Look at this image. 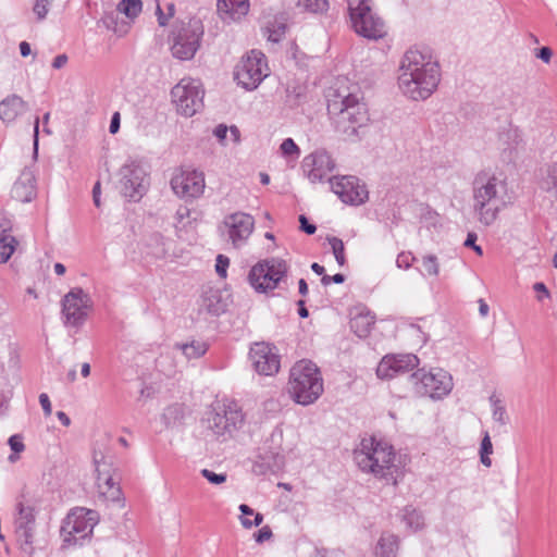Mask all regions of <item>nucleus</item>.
I'll return each mask as SVG.
<instances>
[{
  "label": "nucleus",
  "mask_w": 557,
  "mask_h": 557,
  "mask_svg": "<svg viewBox=\"0 0 557 557\" xmlns=\"http://www.w3.org/2000/svg\"><path fill=\"white\" fill-rule=\"evenodd\" d=\"M499 145L504 150H513L522 141L521 132L517 127L508 126L498 135Z\"/></svg>",
  "instance_id": "473e14b6"
},
{
  "label": "nucleus",
  "mask_w": 557,
  "mask_h": 557,
  "mask_svg": "<svg viewBox=\"0 0 557 557\" xmlns=\"http://www.w3.org/2000/svg\"><path fill=\"white\" fill-rule=\"evenodd\" d=\"M8 228L0 230V262L5 263L15 250L16 239L8 232Z\"/></svg>",
  "instance_id": "f704fd0d"
},
{
  "label": "nucleus",
  "mask_w": 557,
  "mask_h": 557,
  "mask_svg": "<svg viewBox=\"0 0 557 557\" xmlns=\"http://www.w3.org/2000/svg\"><path fill=\"white\" fill-rule=\"evenodd\" d=\"M403 520L412 531H418L424 525V518L422 513L414 508H405Z\"/></svg>",
  "instance_id": "4c0bfd02"
},
{
  "label": "nucleus",
  "mask_w": 557,
  "mask_h": 557,
  "mask_svg": "<svg viewBox=\"0 0 557 557\" xmlns=\"http://www.w3.org/2000/svg\"><path fill=\"white\" fill-rule=\"evenodd\" d=\"M120 122H121V115L119 112H114L112 117H111V122H110V127H109V131L111 134H115L119 132L120 129Z\"/></svg>",
  "instance_id": "13d9d810"
},
{
  "label": "nucleus",
  "mask_w": 557,
  "mask_h": 557,
  "mask_svg": "<svg viewBox=\"0 0 557 557\" xmlns=\"http://www.w3.org/2000/svg\"><path fill=\"white\" fill-rule=\"evenodd\" d=\"M201 308L207 312L219 315L226 309V302L222 299L220 289L210 288L201 296Z\"/></svg>",
  "instance_id": "c85d7f7f"
},
{
  "label": "nucleus",
  "mask_w": 557,
  "mask_h": 557,
  "mask_svg": "<svg viewBox=\"0 0 557 557\" xmlns=\"http://www.w3.org/2000/svg\"><path fill=\"white\" fill-rule=\"evenodd\" d=\"M411 260L412 258L410 257V255L401 252L398 255L396 259V264L398 268L409 269L411 265Z\"/></svg>",
  "instance_id": "6e6d98bb"
},
{
  "label": "nucleus",
  "mask_w": 557,
  "mask_h": 557,
  "mask_svg": "<svg viewBox=\"0 0 557 557\" xmlns=\"http://www.w3.org/2000/svg\"><path fill=\"white\" fill-rule=\"evenodd\" d=\"M476 234L475 233H469L468 236H467V239L465 242V246L466 247H471L473 248V250L479 255V256H482L483 255V250L480 246L475 245V242H476Z\"/></svg>",
  "instance_id": "603ef678"
},
{
  "label": "nucleus",
  "mask_w": 557,
  "mask_h": 557,
  "mask_svg": "<svg viewBox=\"0 0 557 557\" xmlns=\"http://www.w3.org/2000/svg\"><path fill=\"white\" fill-rule=\"evenodd\" d=\"M57 418L64 426H69L71 424V419L64 411H58Z\"/></svg>",
  "instance_id": "774afa93"
},
{
  "label": "nucleus",
  "mask_w": 557,
  "mask_h": 557,
  "mask_svg": "<svg viewBox=\"0 0 557 557\" xmlns=\"http://www.w3.org/2000/svg\"><path fill=\"white\" fill-rule=\"evenodd\" d=\"M207 422L208 428L218 437L231 436L244 424V413L235 401L223 403L209 412Z\"/></svg>",
  "instance_id": "f8f14e48"
},
{
  "label": "nucleus",
  "mask_w": 557,
  "mask_h": 557,
  "mask_svg": "<svg viewBox=\"0 0 557 557\" xmlns=\"http://www.w3.org/2000/svg\"><path fill=\"white\" fill-rule=\"evenodd\" d=\"M540 188L545 191H554L557 195V165L547 169L546 175L540 181Z\"/></svg>",
  "instance_id": "a19ab883"
},
{
  "label": "nucleus",
  "mask_w": 557,
  "mask_h": 557,
  "mask_svg": "<svg viewBox=\"0 0 557 557\" xmlns=\"http://www.w3.org/2000/svg\"><path fill=\"white\" fill-rule=\"evenodd\" d=\"M490 403L493 407L494 421L500 425H506L508 423V416L502 400L497 398L495 395H492L490 397Z\"/></svg>",
  "instance_id": "79ce46f5"
},
{
  "label": "nucleus",
  "mask_w": 557,
  "mask_h": 557,
  "mask_svg": "<svg viewBox=\"0 0 557 557\" xmlns=\"http://www.w3.org/2000/svg\"><path fill=\"white\" fill-rule=\"evenodd\" d=\"M398 552V539L396 535L384 532L381 534L376 546H375V556L376 557H397Z\"/></svg>",
  "instance_id": "7c9ffc66"
},
{
  "label": "nucleus",
  "mask_w": 557,
  "mask_h": 557,
  "mask_svg": "<svg viewBox=\"0 0 557 557\" xmlns=\"http://www.w3.org/2000/svg\"><path fill=\"white\" fill-rule=\"evenodd\" d=\"M144 249L145 253L153 259H162L168 253L165 238L159 233H153L145 239Z\"/></svg>",
  "instance_id": "c756f323"
},
{
  "label": "nucleus",
  "mask_w": 557,
  "mask_h": 557,
  "mask_svg": "<svg viewBox=\"0 0 557 557\" xmlns=\"http://www.w3.org/2000/svg\"><path fill=\"white\" fill-rule=\"evenodd\" d=\"M120 189L129 200H139L149 185L148 174L143 164L129 161L120 169Z\"/></svg>",
  "instance_id": "4468645a"
},
{
  "label": "nucleus",
  "mask_w": 557,
  "mask_h": 557,
  "mask_svg": "<svg viewBox=\"0 0 557 557\" xmlns=\"http://www.w3.org/2000/svg\"><path fill=\"white\" fill-rule=\"evenodd\" d=\"M337 263L343 267L346 263L344 243L338 237L327 238Z\"/></svg>",
  "instance_id": "c03bdc74"
},
{
  "label": "nucleus",
  "mask_w": 557,
  "mask_h": 557,
  "mask_svg": "<svg viewBox=\"0 0 557 557\" xmlns=\"http://www.w3.org/2000/svg\"><path fill=\"white\" fill-rule=\"evenodd\" d=\"M441 69L429 50L410 48L401 58L398 87L411 100L428 99L437 88Z\"/></svg>",
  "instance_id": "f257e3e1"
},
{
  "label": "nucleus",
  "mask_w": 557,
  "mask_h": 557,
  "mask_svg": "<svg viewBox=\"0 0 557 557\" xmlns=\"http://www.w3.org/2000/svg\"><path fill=\"white\" fill-rule=\"evenodd\" d=\"M323 379L319 368L310 360L296 362L289 372L288 392L302 406L313 404L323 393Z\"/></svg>",
  "instance_id": "39448f33"
},
{
  "label": "nucleus",
  "mask_w": 557,
  "mask_h": 557,
  "mask_svg": "<svg viewBox=\"0 0 557 557\" xmlns=\"http://www.w3.org/2000/svg\"><path fill=\"white\" fill-rule=\"evenodd\" d=\"M36 504L33 499L22 497L16 502L14 528L20 539L32 544L36 530Z\"/></svg>",
  "instance_id": "f3484780"
},
{
  "label": "nucleus",
  "mask_w": 557,
  "mask_h": 557,
  "mask_svg": "<svg viewBox=\"0 0 557 557\" xmlns=\"http://www.w3.org/2000/svg\"><path fill=\"white\" fill-rule=\"evenodd\" d=\"M249 0H218V12L224 21H238L249 11Z\"/></svg>",
  "instance_id": "393cba45"
},
{
  "label": "nucleus",
  "mask_w": 557,
  "mask_h": 557,
  "mask_svg": "<svg viewBox=\"0 0 557 557\" xmlns=\"http://www.w3.org/2000/svg\"><path fill=\"white\" fill-rule=\"evenodd\" d=\"M39 403L42 407V410L45 412L46 416H50L51 412H52V407H51V403H50V399L48 397L47 394L42 393L39 395Z\"/></svg>",
  "instance_id": "4d7b16f0"
},
{
  "label": "nucleus",
  "mask_w": 557,
  "mask_h": 557,
  "mask_svg": "<svg viewBox=\"0 0 557 557\" xmlns=\"http://www.w3.org/2000/svg\"><path fill=\"white\" fill-rule=\"evenodd\" d=\"M228 127L224 124H219L214 131V136L219 139L221 144H224L226 136H227Z\"/></svg>",
  "instance_id": "5fc2aeb1"
},
{
  "label": "nucleus",
  "mask_w": 557,
  "mask_h": 557,
  "mask_svg": "<svg viewBox=\"0 0 557 557\" xmlns=\"http://www.w3.org/2000/svg\"><path fill=\"white\" fill-rule=\"evenodd\" d=\"M255 370L261 375H273L280 370V355L275 346L256 343L249 352Z\"/></svg>",
  "instance_id": "aec40b11"
},
{
  "label": "nucleus",
  "mask_w": 557,
  "mask_h": 557,
  "mask_svg": "<svg viewBox=\"0 0 557 557\" xmlns=\"http://www.w3.org/2000/svg\"><path fill=\"white\" fill-rule=\"evenodd\" d=\"M203 32V25L199 18H189L187 22L176 21L169 36L173 58L182 61L191 60L200 47Z\"/></svg>",
  "instance_id": "423d86ee"
},
{
  "label": "nucleus",
  "mask_w": 557,
  "mask_h": 557,
  "mask_svg": "<svg viewBox=\"0 0 557 557\" xmlns=\"http://www.w3.org/2000/svg\"><path fill=\"white\" fill-rule=\"evenodd\" d=\"M419 366V358L412 354L385 356L376 368V375L382 380H389L405 374Z\"/></svg>",
  "instance_id": "412c9836"
},
{
  "label": "nucleus",
  "mask_w": 557,
  "mask_h": 557,
  "mask_svg": "<svg viewBox=\"0 0 557 557\" xmlns=\"http://www.w3.org/2000/svg\"><path fill=\"white\" fill-rule=\"evenodd\" d=\"M28 110V104L20 96L13 94L0 101V120L3 123H13L20 115Z\"/></svg>",
  "instance_id": "b1692460"
},
{
  "label": "nucleus",
  "mask_w": 557,
  "mask_h": 557,
  "mask_svg": "<svg viewBox=\"0 0 557 557\" xmlns=\"http://www.w3.org/2000/svg\"><path fill=\"white\" fill-rule=\"evenodd\" d=\"M471 190L473 212L484 226L492 225L513 201L506 177L491 169L481 170L474 175Z\"/></svg>",
  "instance_id": "7ed1b4c3"
},
{
  "label": "nucleus",
  "mask_w": 557,
  "mask_h": 557,
  "mask_svg": "<svg viewBox=\"0 0 557 557\" xmlns=\"http://www.w3.org/2000/svg\"><path fill=\"white\" fill-rule=\"evenodd\" d=\"M62 307L65 324L77 327L87 317L89 297L82 288H74L64 296Z\"/></svg>",
  "instance_id": "6ab92c4d"
},
{
  "label": "nucleus",
  "mask_w": 557,
  "mask_h": 557,
  "mask_svg": "<svg viewBox=\"0 0 557 557\" xmlns=\"http://www.w3.org/2000/svg\"><path fill=\"white\" fill-rule=\"evenodd\" d=\"M268 75L265 55L258 50H251L242 58L234 71V79L246 90L256 89Z\"/></svg>",
  "instance_id": "9b49d317"
},
{
  "label": "nucleus",
  "mask_w": 557,
  "mask_h": 557,
  "mask_svg": "<svg viewBox=\"0 0 557 557\" xmlns=\"http://www.w3.org/2000/svg\"><path fill=\"white\" fill-rule=\"evenodd\" d=\"M286 33V24L284 22L274 21L269 23L264 29V34L269 41L277 44L282 40Z\"/></svg>",
  "instance_id": "ea45409f"
},
{
  "label": "nucleus",
  "mask_w": 557,
  "mask_h": 557,
  "mask_svg": "<svg viewBox=\"0 0 557 557\" xmlns=\"http://www.w3.org/2000/svg\"><path fill=\"white\" fill-rule=\"evenodd\" d=\"M201 475L206 478L211 484L220 485L226 481L225 473H215L209 469H202Z\"/></svg>",
  "instance_id": "de8ad7c7"
},
{
  "label": "nucleus",
  "mask_w": 557,
  "mask_h": 557,
  "mask_svg": "<svg viewBox=\"0 0 557 557\" xmlns=\"http://www.w3.org/2000/svg\"><path fill=\"white\" fill-rule=\"evenodd\" d=\"M12 197L21 202H30L37 195L33 170L25 168L12 187Z\"/></svg>",
  "instance_id": "5701e85b"
},
{
  "label": "nucleus",
  "mask_w": 557,
  "mask_h": 557,
  "mask_svg": "<svg viewBox=\"0 0 557 557\" xmlns=\"http://www.w3.org/2000/svg\"><path fill=\"white\" fill-rule=\"evenodd\" d=\"M141 8L143 3L140 0H122L116 7V11L133 20L141 12Z\"/></svg>",
  "instance_id": "58836bf2"
},
{
  "label": "nucleus",
  "mask_w": 557,
  "mask_h": 557,
  "mask_svg": "<svg viewBox=\"0 0 557 557\" xmlns=\"http://www.w3.org/2000/svg\"><path fill=\"white\" fill-rule=\"evenodd\" d=\"M206 187L205 174L197 170H182L171 178L174 194L185 200L199 198Z\"/></svg>",
  "instance_id": "dca6fc26"
},
{
  "label": "nucleus",
  "mask_w": 557,
  "mask_h": 557,
  "mask_svg": "<svg viewBox=\"0 0 557 557\" xmlns=\"http://www.w3.org/2000/svg\"><path fill=\"white\" fill-rule=\"evenodd\" d=\"M94 466L97 478L114 475L113 457L102 450H94Z\"/></svg>",
  "instance_id": "2f4dec72"
},
{
  "label": "nucleus",
  "mask_w": 557,
  "mask_h": 557,
  "mask_svg": "<svg viewBox=\"0 0 557 557\" xmlns=\"http://www.w3.org/2000/svg\"><path fill=\"white\" fill-rule=\"evenodd\" d=\"M297 5L311 13H322L329 8L327 0H298Z\"/></svg>",
  "instance_id": "37998d69"
},
{
  "label": "nucleus",
  "mask_w": 557,
  "mask_h": 557,
  "mask_svg": "<svg viewBox=\"0 0 557 557\" xmlns=\"http://www.w3.org/2000/svg\"><path fill=\"white\" fill-rule=\"evenodd\" d=\"M156 14H157V17H158V24H159L161 27H164V26L168 24L169 20L171 18V17H169V15H168V14H165V13L162 11V9H161L160 4H158V5H157Z\"/></svg>",
  "instance_id": "e2e57ef3"
},
{
  "label": "nucleus",
  "mask_w": 557,
  "mask_h": 557,
  "mask_svg": "<svg viewBox=\"0 0 557 557\" xmlns=\"http://www.w3.org/2000/svg\"><path fill=\"white\" fill-rule=\"evenodd\" d=\"M481 453H483V454H492L493 453V445H492L488 433H485V436L482 440Z\"/></svg>",
  "instance_id": "052dcab7"
},
{
  "label": "nucleus",
  "mask_w": 557,
  "mask_h": 557,
  "mask_svg": "<svg viewBox=\"0 0 557 557\" xmlns=\"http://www.w3.org/2000/svg\"><path fill=\"white\" fill-rule=\"evenodd\" d=\"M228 265H230V259L226 256L219 255L216 257L215 271L220 277H222V278L226 277Z\"/></svg>",
  "instance_id": "09e8293b"
},
{
  "label": "nucleus",
  "mask_w": 557,
  "mask_h": 557,
  "mask_svg": "<svg viewBox=\"0 0 557 557\" xmlns=\"http://www.w3.org/2000/svg\"><path fill=\"white\" fill-rule=\"evenodd\" d=\"M255 227L253 218L245 212H234L227 214L221 225L234 248H239L246 244Z\"/></svg>",
  "instance_id": "2eb2a0df"
},
{
  "label": "nucleus",
  "mask_w": 557,
  "mask_h": 557,
  "mask_svg": "<svg viewBox=\"0 0 557 557\" xmlns=\"http://www.w3.org/2000/svg\"><path fill=\"white\" fill-rule=\"evenodd\" d=\"M51 2L52 0H36L33 10L38 20H44L47 16Z\"/></svg>",
  "instance_id": "49530a36"
},
{
  "label": "nucleus",
  "mask_w": 557,
  "mask_h": 557,
  "mask_svg": "<svg viewBox=\"0 0 557 557\" xmlns=\"http://www.w3.org/2000/svg\"><path fill=\"white\" fill-rule=\"evenodd\" d=\"M327 112L335 122L338 133L346 137L357 135L358 128L364 126L369 117L363 94L356 85L337 79L326 91Z\"/></svg>",
  "instance_id": "f03ea898"
},
{
  "label": "nucleus",
  "mask_w": 557,
  "mask_h": 557,
  "mask_svg": "<svg viewBox=\"0 0 557 557\" xmlns=\"http://www.w3.org/2000/svg\"><path fill=\"white\" fill-rule=\"evenodd\" d=\"M99 521L97 511L84 507L72 509L64 519L60 534L64 547L82 546Z\"/></svg>",
  "instance_id": "0eeeda50"
},
{
  "label": "nucleus",
  "mask_w": 557,
  "mask_h": 557,
  "mask_svg": "<svg viewBox=\"0 0 557 557\" xmlns=\"http://www.w3.org/2000/svg\"><path fill=\"white\" fill-rule=\"evenodd\" d=\"M203 94L201 83L189 77L181 79L171 90L177 112L185 116H193L202 108Z\"/></svg>",
  "instance_id": "ddd939ff"
},
{
  "label": "nucleus",
  "mask_w": 557,
  "mask_h": 557,
  "mask_svg": "<svg viewBox=\"0 0 557 557\" xmlns=\"http://www.w3.org/2000/svg\"><path fill=\"white\" fill-rule=\"evenodd\" d=\"M98 497L103 502L116 503L121 500L122 491L114 475L96 478Z\"/></svg>",
  "instance_id": "bb28decb"
},
{
  "label": "nucleus",
  "mask_w": 557,
  "mask_h": 557,
  "mask_svg": "<svg viewBox=\"0 0 557 557\" xmlns=\"http://www.w3.org/2000/svg\"><path fill=\"white\" fill-rule=\"evenodd\" d=\"M185 416V407L182 404H173L166 407L162 413V420L168 426L180 423Z\"/></svg>",
  "instance_id": "c9c22d12"
},
{
  "label": "nucleus",
  "mask_w": 557,
  "mask_h": 557,
  "mask_svg": "<svg viewBox=\"0 0 557 557\" xmlns=\"http://www.w3.org/2000/svg\"><path fill=\"white\" fill-rule=\"evenodd\" d=\"M38 134H39V117L35 119L34 122V152L37 154L38 150Z\"/></svg>",
  "instance_id": "69168bd1"
},
{
  "label": "nucleus",
  "mask_w": 557,
  "mask_h": 557,
  "mask_svg": "<svg viewBox=\"0 0 557 557\" xmlns=\"http://www.w3.org/2000/svg\"><path fill=\"white\" fill-rule=\"evenodd\" d=\"M100 195H101V185H100V182H97L92 188V200L97 208H99L101 206Z\"/></svg>",
  "instance_id": "0e129e2a"
},
{
  "label": "nucleus",
  "mask_w": 557,
  "mask_h": 557,
  "mask_svg": "<svg viewBox=\"0 0 557 557\" xmlns=\"http://www.w3.org/2000/svg\"><path fill=\"white\" fill-rule=\"evenodd\" d=\"M120 14L121 13L116 10L106 12L101 17L100 23H102L107 29L113 32L117 37H124L131 30V23L120 18Z\"/></svg>",
  "instance_id": "cd10ccee"
},
{
  "label": "nucleus",
  "mask_w": 557,
  "mask_h": 557,
  "mask_svg": "<svg viewBox=\"0 0 557 557\" xmlns=\"http://www.w3.org/2000/svg\"><path fill=\"white\" fill-rule=\"evenodd\" d=\"M421 274L428 277H437L440 275V261L435 255L429 253L421 257Z\"/></svg>",
  "instance_id": "e433bc0d"
},
{
  "label": "nucleus",
  "mask_w": 557,
  "mask_h": 557,
  "mask_svg": "<svg viewBox=\"0 0 557 557\" xmlns=\"http://www.w3.org/2000/svg\"><path fill=\"white\" fill-rule=\"evenodd\" d=\"M375 323V317L367 308L356 309L350 319L351 331L360 338L367 337Z\"/></svg>",
  "instance_id": "a878e982"
},
{
  "label": "nucleus",
  "mask_w": 557,
  "mask_h": 557,
  "mask_svg": "<svg viewBox=\"0 0 557 557\" xmlns=\"http://www.w3.org/2000/svg\"><path fill=\"white\" fill-rule=\"evenodd\" d=\"M273 533L269 525H263L257 533L253 534L255 541L259 544L269 541Z\"/></svg>",
  "instance_id": "8fccbe9b"
},
{
  "label": "nucleus",
  "mask_w": 557,
  "mask_h": 557,
  "mask_svg": "<svg viewBox=\"0 0 557 557\" xmlns=\"http://www.w3.org/2000/svg\"><path fill=\"white\" fill-rule=\"evenodd\" d=\"M21 55L26 58L32 53L30 45L27 41L20 42Z\"/></svg>",
  "instance_id": "338daca9"
},
{
  "label": "nucleus",
  "mask_w": 557,
  "mask_h": 557,
  "mask_svg": "<svg viewBox=\"0 0 557 557\" xmlns=\"http://www.w3.org/2000/svg\"><path fill=\"white\" fill-rule=\"evenodd\" d=\"M9 445L15 454H18L24 450V444L20 435H12L9 438Z\"/></svg>",
  "instance_id": "3c124183"
},
{
  "label": "nucleus",
  "mask_w": 557,
  "mask_h": 557,
  "mask_svg": "<svg viewBox=\"0 0 557 557\" xmlns=\"http://www.w3.org/2000/svg\"><path fill=\"white\" fill-rule=\"evenodd\" d=\"M552 55L553 51L548 47H542L536 54V57L545 63H549Z\"/></svg>",
  "instance_id": "bf43d9fd"
},
{
  "label": "nucleus",
  "mask_w": 557,
  "mask_h": 557,
  "mask_svg": "<svg viewBox=\"0 0 557 557\" xmlns=\"http://www.w3.org/2000/svg\"><path fill=\"white\" fill-rule=\"evenodd\" d=\"M175 348L180 349L187 359H197L207 352L208 344L194 339L189 343L176 344Z\"/></svg>",
  "instance_id": "72a5a7b5"
},
{
  "label": "nucleus",
  "mask_w": 557,
  "mask_h": 557,
  "mask_svg": "<svg viewBox=\"0 0 557 557\" xmlns=\"http://www.w3.org/2000/svg\"><path fill=\"white\" fill-rule=\"evenodd\" d=\"M288 264L284 259L272 257L257 262L250 270L248 280L258 293H268L275 289L288 272Z\"/></svg>",
  "instance_id": "1a4fd4ad"
},
{
  "label": "nucleus",
  "mask_w": 557,
  "mask_h": 557,
  "mask_svg": "<svg viewBox=\"0 0 557 557\" xmlns=\"http://www.w3.org/2000/svg\"><path fill=\"white\" fill-rule=\"evenodd\" d=\"M332 190L347 205L359 206L368 200V190L360 180L352 175L330 180Z\"/></svg>",
  "instance_id": "a211bd4d"
},
{
  "label": "nucleus",
  "mask_w": 557,
  "mask_h": 557,
  "mask_svg": "<svg viewBox=\"0 0 557 557\" xmlns=\"http://www.w3.org/2000/svg\"><path fill=\"white\" fill-rule=\"evenodd\" d=\"M67 55L66 54H59L57 55L52 61V67L55 70H60L67 63Z\"/></svg>",
  "instance_id": "680f3d73"
},
{
  "label": "nucleus",
  "mask_w": 557,
  "mask_h": 557,
  "mask_svg": "<svg viewBox=\"0 0 557 557\" xmlns=\"http://www.w3.org/2000/svg\"><path fill=\"white\" fill-rule=\"evenodd\" d=\"M302 168L308 180L315 184L327 178L335 163L325 150H315L304 159Z\"/></svg>",
  "instance_id": "4be33fe9"
},
{
  "label": "nucleus",
  "mask_w": 557,
  "mask_h": 557,
  "mask_svg": "<svg viewBox=\"0 0 557 557\" xmlns=\"http://www.w3.org/2000/svg\"><path fill=\"white\" fill-rule=\"evenodd\" d=\"M410 380L419 395L432 399L446 397L454 386L451 375L443 369H434L429 372L420 369L410 375Z\"/></svg>",
  "instance_id": "9d476101"
},
{
  "label": "nucleus",
  "mask_w": 557,
  "mask_h": 557,
  "mask_svg": "<svg viewBox=\"0 0 557 557\" xmlns=\"http://www.w3.org/2000/svg\"><path fill=\"white\" fill-rule=\"evenodd\" d=\"M299 222H300L301 231H304L308 235H312L315 233V231H317L315 225L310 224L305 215L299 216Z\"/></svg>",
  "instance_id": "864d4df0"
},
{
  "label": "nucleus",
  "mask_w": 557,
  "mask_h": 557,
  "mask_svg": "<svg viewBox=\"0 0 557 557\" xmlns=\"http://www.w3.org/2000/svg\"><path fill=\"white\" fill-rule=\"evenodd\" d=\"M354 461L363 473L396 485L403 476L397 456L392 445L374 437L363 438L354 450Z\"/></svg>",
  "instance_id": "20e7f679"
},
{
  "label": "nucleus",
  "mask_w": 557,
  "mask_h": 557,
  "mask_svg": "<svg viewBox=\"0 0 557 557\" xmlns=\"http://www.w3.org/2000/svg\"><path fill=\"white\" fill-rule=\"evenodd\" d=\"M348 11L352 29L359 36L377 40L387 34L384 20L371 7V0H348Z\"/></svg>",
  "instance_id": "6e6552de"
},
{
  "label": "nucleus",
  "mask_w": 557,
  "mask_h": 557,
  "mask_svg": "<svg viewBox=\"0 0 557 557\" xmlns=\"http://www.w3.org/2000/svg\"><path fill=\"white\" fill-rule=\"evenodd\" d=\"M280 150L284 157H294L297 159L300 156V149L292 138H286L280 146Z\"/></svg>",
  "instance_id": "a18cd8bd"
}]
</instances>
